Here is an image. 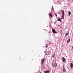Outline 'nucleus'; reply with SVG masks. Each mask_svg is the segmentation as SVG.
Segmentation results:
<instances>
[{"label":"nucleus","mask_w":73,"mask_h":73,"mask_svg":"<svg viewBox=\"0 0 73 73\" xmlns=\"http://www.w3.org/2000/svg\"><path fill=\"white\" fill-rule=\"evenodd\" d=\"M68 16H70V15H71V12H70V11H68Z\"/></svg>","instance_id":"obj_10"},{"label":"nucleus","mask_w":73,"mask_h":73,"mask_svg":"<svg viewBox=\"0 0 73 73\" xmlns=\"http://www.w3.org/2000/svg\"><path fill=\"white\" fill-rule=\"evenodd\" d=\"M48 15L50 17H52V15L50 13H49Z\"/></svg>","instance_id":"obj_12"},{"label":"nucleus","mask_w":73,"mask_h":73,"mask_svg":"<svg viewBox=\"0 0 73 73\" xmlns=\"http://www.w3.org/2000/svg\"><path fill=\"white\" fill-rule=\"evenodd\" d=\"M72 49H73V46H72Z\"/></svg>","instance_id":"obj_19"},{"label":"nucleus","mask_w":73,"mask_h":73,"mask_svg":"<svg viewBox=\"0 0 73 73\" xmlns=\"http://www.w3.org/2000/svg\"><path fill=\"white\" fill-rule=\"evenodd\" d=\"M46 55H47L46 54Z\"/></svg>","instance_id":"obj_22"},{"label":"nucleus","mask_w":73,"mask_h":73,"mask_svg":"<svg viewBox=\"0 0 73 73\" xmlns=\"http://www.w3.org/2000/svg\"><path fill=\"white\" fill-rule=\"evenodd\" d=\"M41 64H43L44 63V61H45V59H42L41 60Z\"/></svg>","instance_id":"obj_6"},{"label":"nucleus","mask_w":73,"mask_h":73,"mask_svg":"<svg viewBox=\"0 0 73 73\" xmlns=\"http://www.w3.org/2000/svg\"><path fill=\"white\" fill-rule=\"evenodd\" d=\"M44 73H49L50 71L49 70H46L45 71H44Z\"/></svg>","instance_id":"obj_8"},{"label":"nucleus","mask_w":73,"mask_h":73,"mask_svg":"<svg viewBox=\"0 0 73 73\" xmlns=\"http://www.w3.org/2000/svg\"><path fill=\"white\" fill-rule=\"evenodd\" d=\"M55 15L56 16V17H57V14H56V13H54Z\"/></svg>","instance_id":"obj_14"},{"label":"nucleus","mask_w":73,"mask_h":73,"mask_svg":"<svg viewBox=\"0 0 73 73\" xmlns=\"http://www.w3.org/2000/svg\"><path fill=\"white\" fill-rule=\"evenodd\" d=\"M70 41V38L68 39V40H67V44H68V43H69V42Z\"/></svg>","instance_id":"obj_13"},{"label":"nucleus","mask_w":73,"mask_h":73,"mask_svg":"<svg viewBox=\"0 0 73 73\" xmlns=\"http://www.w3.org/2000/svg\"><path fill=\"white\" fill-rule=\"evenodd\" d=\"M44 30H45V31H46V29H44Z\"/></svg>","instance_id":"obj_20"},{"label":"nucleus","mask_w":73,"mask_h":73,"mask_svg":"<svg viewBox=\"0 0 73 73\" xmlns=\"http://www.w3.org/2000/svg\"><path fill=\"white\" fill-rule=\"evenodd\" d=\"M57 20L58 21H60V23H62V21H61L60 18H59L58 19H57Z\"/></svg>","instance_id":"obj_7"},{"label":"nucleus","mask_w":73,"mask_h":73,"mask_svg":"<svg viewBox=\"0 0 73 73\" xmlns=\"http://www.w3.org/2000/svg\"><path fill=\"white\" fill-rule=\"evenodd\" d=\"M61 12H62V16L61 17V19H64V15H65V13H64V11L63 10H62L61 11Z\"/></svg>","instance_id":"obj_1"},{"label":"nucleus","mask_w":73,"mask_h":73,"mask_svg":"<svg viewBox=\"0 0 73 73\" xmlns=\"http://www.w3.org/2000/svg\"><path fill=\"white\" fill-rule=\"evenodd\" d=\"M52 66H53V67H55L57 66V63H56V62H55L53 65V62H52Z\"/></svg>","instance_id":"obj_2"},{"label":"nucleus","mask_w":73,"mask_h":73,"mask_svg":"<svg viewBox=\"0 0 73 73\" xmlns=\"http://www.w3.org/2000/svg\"><path fill=\"white\" fill-rule=\"evenodd\" d=\"M60 25H58V26H59V27H60Z\"/></svg>","instance_id":"obj_18"},{"label":"nucleus","mask_w":73,"mask_h":73,"mask_svg":"<svg viewBox=\"0 0 73 73\" xmlns=\"http://www.w3.org/2000/svg\"><path fill=\"white\" fill-rule=\"evenodd\" d=\"M52 31L54 33H57L56 31V30H55V29H52Z\"/></svg>","instance_id":"obj_4"},{"label":"nucleus","mask_w":73,"mask_h":73,"mask_svg":"<svg viewBox=\"0 0 73 73\" xmlns=\"http://www.w3.org/2000/svg\"><path fill=\"white\" fill-rule=\"evenodd\" d=\"M72 2H73V0H72Z\"/></svg>","instance_id":"obj_21"},{"label":"nucleus","mask_w":73,"mask_h":73,"mask_svg":"<svg viewBox=\"0 0 73 73\" xmlns=\"http://www.w3.org/2000/svg\"><path fill=\"white\" fill-rule=\"evenodd\" d=\"M46 47H48V45L47 44H46Z\"/></svg>","instance_id":"obj_17"},{"label":"nucleus","mask_w":73,"mask_h":73,"mask_svg":"<svg viewBox=\"0 0 73 73\" xmlns=\"http://www.w3.org/2000/svg\"><path fill=\"white\" fill-rule=\"evenodd\" d=\"M70 68H73V64L72 63H70Z\"/></svg>","instance_id":"obj_9"},{"label":"nucleus","mask_w":73,"mask_h":73,"mask_svg":"<svg viewBox=\"0 0 73 73\" xmlns=\"http://www.w3.org/2000/svg\"><path fill=\"white\" fill-rule=\"evenodd\" d=\"M69 32H68V33H66L65 34V37H66L68 35H69Z\"/></svg>","instance_id":"obj_11"},{"label":"nucleus","mask_w":73,"mask_h":73,"mask_svg":"<svg viewBox=\"0 0 73 73\" xmlns=\"http://www.w3.org/2000/svg\"><path fill=\"white\" fill-rule=\"evenodd\" d=\"M63 73H65L66 72V69H65V66H63Z\"/></svg>","instance_id":"obj_3"},{"label":"nucleus","mask_w":73,"mask_h":73,"mask_svg":"<svg viewBox=\"0 0 73 73\" xmlns=\"http://www.w3.org/2000/svg\"><path fill=\"white\" fill-rule=\"evenodd\" d=\"M52 57H54V54L52 55Z\"/></svg>","instance_id":"obj_15"},{"label":"nucleus","mask_w":73,"mask_h":73,"mask_svg":"<svg viewBox=\"0 0 73 73\" xmlns=\"http://www.w3.org/2000/svg\"><path fill=\"white\" fill-rule=\"evenodd\" d=\"M61 59L64 62H66V59H65V58H64V57H63L62 58H61Z\"/></svg>","instance_id":"obj_5"},{"label":"nucleus","mask_w":73,"mask_h":73,"mask_svg":"<svg viewBox=\"0 0 73 73\" xmlns=\"http://www.w3.org/2000/svg\"><path fill=\"white\" fill-rule=\"evenodd\" d=\"M52 9H54V8H53V6H52Z\"/></svg>","instance_id":"obj_16"}]
</instances>
